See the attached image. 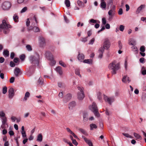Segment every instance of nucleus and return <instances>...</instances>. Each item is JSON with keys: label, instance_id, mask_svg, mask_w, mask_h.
<instances>
[{"label": "nucleus", "instance_id": "obj_31", "mask_svg": "<svg viewBox=\"0 0 146 146\" xmlns=\"http://www.w3.org/2000/svg\"><path fill=\"white\" fill-rule=\"evenodd\" d=\"M42 136L41 134H39L38 135L37 141L41 142L42 141Z\"/></svg>", "mask_w": 146, "mask_h": 146}, {"label": "nucleus", "instance_id": "obj_29", "mask_svg": "<svg viewBox=\"0 0 146 146\" xmlns=\"http://www.w3.org/2000/svg\"><path fill=\"white\" fill-rule=\"evenodd\" d=\"M134 136L136 139H142L141 136L139 134L135 133H134Z\"/></svg>", "mask_w": 146, "mask_h": 146}, {"label": "nucleus", "instance_id": "obj_28", "mask_svg": "<svg viewBox=\"0 0 146 146\" xmlns=\"http://www.w3.org/2000/svg\"><path fill=\"white\" fill-rule=\"evenodd\" d=\"M0 118L2 120V123H3V124H6V123L7 121V119L6 116Z\"/></svg>", "mask_w": 146, "mask_h": 146}, {"label": "nucleus", "instance_id": "obj_1", "mask_svg": "<svg viewBox=\"0 0 146 146\" xmlns=\"http://www.w3.org/2000/svg\"><path fill=\"white\" fill-rule=\"evenodd\" d=\"M31 63L33 66V68L36 66H38L40 62L39 55L38 54H35L34 55L31 56L29 58Z\"/></svg>", "mask_w": 146, "mask_h": 146}, {"label": "nucleus", "instance_id": "obj_3", "mask_svg": "<svg viewBox=\"0 0 146 146\" xmlns=\"http://www.w3.org/2000/svg\"><path fill=\"white\" fill-rule=\"evenodd\" d=\"M11 28V26L5 20H3L2 21V23L0 25V31H1L3 30L5 33L7 34V32L5 31V30H7L8 31L7 29Z\"/></svg>", "mask_w": 146, "mask_h": 146}, {"label": "nucleus", "instance_id": "obj_30", "mask_svg": "<svg viewBox=\"0 0 146 146\" xmlns=\"http://www.w3.org/2000/svg\"><path fill=\"white\" fill-rule=\"evenodd\" d=\"M30 95V93L29 92H27L26 93L24 98V100L25 101H26L27 100L28 98L29 97Z\"/></svg>", "mask_w": 146, "mask_h": 146}, {"label": "nucleus", "instance_id": "obj_62", "mask_svg": "<svg viewBox=\"0 0 146 146\" xmlns=\"http://www.w3.org/2000/svg\"><path fill=\"white\" fill-rule=\"evenodd\" d=\"M145 58H142L139 59L140 62L142 63H144L145 62Z\"/></svg>", "mask_w": 146, "mask_h": 146}, {"label": "nucleus", "instance_id": "obj_46", "mask_svg": "<svg viewBox=\"0 0 146 146\" xmlns=\"http://www.w3.org/2000/svg\"><path fill=\"white\" fill-rule=\"evenodd\" d=\"M97 95L98 98L100 100L102 99L101 93L99 92H98L97 93Z\"/></svg>", "mask_w": 146, "mask_h": 146}, {"label": "nucleus", "instance_id": "obj_9", "mask_svg": "<svg viewBox=\"0 0 146 146\" xmlns=\"http://www.w3.org/2000/svg\"><path fill=\"white\" fill-rule=\"evenodd\" d=\"M110 46V43L108 39H105L103 46L105 49H108L109 48Z\"/></svg>", "mask_w": 146, "mask_h": 146}, {"label": "nucleus", "instance_id": "obj_52", "mask_svg": "<svg viewBox=\"0 0 146 146\" xmlns=\"http://www.w3.org/2000/svg\"><path fill=\"white\" fill-rule=\"evenodd\" d=\"M14 62L17 63L16 65H18L19 64V59L18 58H15L14 59Z\"/></svg>", "mask_w": 146, "mask_h": 146}, {"label": "nucleus", "instance_id": "obj_34", "mask_svg": "<svg viewBox=\"0 0 146 146\" xmlns=\"http://www.w3.org/2000/svg\"><path fill=\"white\" fill-rule=\"evenodd\" d=\"M13 19L15 22H17L18 21V17L16 14L14 15L13 16Z\"/></svg>", "mask_w": 146, "mask_h": 146}, {"label": "nucleus", "instance_id": "obj_47", "mask_svg": "<svg viewBox=\"0 0 146 146\" xmlns=\"http://www.w3.org/2000/svg\"><path fill=\"white\" fill-rule=\"evenodd\" d=\"M58 86L60 88H62L64 86V84L62 82H60L58 83Z\"/></svg>", "mask_w": 146, "mask_h": 146}, {"label": "nucleus", "instance_id": "obj_10", "mask_svg": "<svg viewBox=\"0 0 146 146\" xmlns=\"http://www.w3.org/2000/svg\"><path fill=\"white\" fill-rule=\"evenodd\" d=\"M31 22L33 23V26L35 25V24H34L33 23L36 22L37 23L36 20V17H34L32 19H30V21H29V19H27L26 21V25L27 26H28L29 25V24Z\"/></svg>", "mask_w": 146, "mask_h": 146}, {"label": "nucleus", "instance_id": "obj_36", "mask_svg": "<svg viewBox=\"0 0 146 146\" xmlns=\"http://www.w3.org/2000/svg\"><path fill=\"white\" fill-rule=\"evenodd\" d=\"M77 3L78 6L80 7H84V5L83 2L80 1L79 0H78L77 1Z\"/></svg>", "mask_w": 146, "mask_h": 146}, {"label": "nucleus", "instance_id": "obj_13", "mask_svg": "<svg viewBox=\"0 0 146 146\" xmlns=\"http://www.w3.org/2000/svg\"><path fill=\"white\" fill-rule=\"evenodd\" d=\"M82 137L89 146H93L92 143L90 140L87 139L84 136H82Z\"/></svg>", "mask_w": 146, "mask_h": 146}, {"label": "nucleus", "instance_id": "obj_43", "mask_svg": "<svg viewBox=\"0 0 146 146\" xmlns=\"http://www.w3.org/2000/svg\"><path fill=\"white\" fill-rule=\"evenodd\" d=\"M104 49L103 46L100 47L99 50V53H103L104 51Z\"/></svg>", "mask_w": 146, "mask_h": 146}, {"label": "nucleus", "instance_id": "obj_12", "mask_svg": "<svg viewBox=\"0 0 146 146\" xmlns=\"http://www.w3.org/2000/svg\"><path fill=\"white\" fill-rule=\"evenodd\" d=\"M9 97L10 98H12L14 95V90L13 88H10L9 91Z\"/></svg>", "mask_w": 146, "mask_h": 146}, {"label": "nucleus", "instance_id": "obj_22", "mask_svg": "<svg viewBox=\"0 0 146 146\" xmlns=\"http://www.w3.org/2000/svg\"><path fill=\"white\" fill-rule=\"evenodd\" d=\"M66 129L67 131L69 132L76 139L78 138L77 136L70 129L68 128H66Z\"/></svg>", "mask_w": 146, "mask_h": 146}, {"label": "nucleus", "instance_id": "obj_16", "mask_svg": "<svg viewBox=\"0 0 146 146\" xmlns=\"http://www.w3.org/2000/svg\"><path fill=\"white\" fill-rule=\"evenodd\" d=\"M145 7V5H141L139 6L137 9L136 13V14H138L140 13L142 9Z\"/></svg>", "mask_w": 146, "mask_h": 146}, {"label": "nucleus", "instance_id": "obj_57", "mask_svg": "<svg viewBox=\"0 0 146 146\" xmlns=\"http://www.w3.org/2000/svg\"><path fill=\"white\" fill-rule=\"evenodd\" d=\"M25 58V56L24 54H22L20 56V58L22 61H23Z\"/></svg>", "mask_w": 146, "mask_h": 146}, {"label": "nucleus", "instance_id": "obj_21", "mask_svg": "<svg viewBox=\"0 0 146 146\" xmlns=\"http://www.w3.org/2000/svg\"><path fill=\"white\" fill-rule=\"evenodd\" d=\"M129 41V44L130 45H133L136 44V41L133 38H130Z\"/></svg>", "mask_w": 146, "mask_h": 146}, {"label": "nucleus", "instance_id": "obj_35", "mask_svg": "<svg viewBox=\"0 0 146 146\" xmlns=\"http://www.w3.org/2000/svg\"><path fill=\"white\" fill-rule=\"evenodd\" d=\"M65 4L67 7H69L70 6V2L69 0H65Z\"/></svg>", "mask_w": 146, "mask_h": 146}, {"label": "nucleus", "instance_id": "obj_25", "mask_svg": "<svg viewBox=\"0 0 146 146\" xmlns=\"http://www.w3.org/2000/svg\"><path fill=\"white\" fill-rule=\"evenodd\" d=\"M76 103L74 101L71 102L69 104V108L70 109H72V108L75 106Z\"/></svg>", "mask_w": 146, "mask_h": 146}, {"label": "nucleus", "instance_id": "obj_8", "mask_svg": "<svg viewBox=\"0 0 146 146\" xmlns=\"http://www.w3.org/2000/svg\"><path fill=\"white\" fill-rule=\"evenodd\" d=\"M103 97L105 100L109 104H111L114 100L113 97H108L105 95H104Z\"/></svg>", "mask_w": 146, "mask_h": 146}, {"label": "nucleus", "instance_id": "obj_42", "mask_svg": "<svg viewBox=\"0 0 146 146\" xmlns=\"http://www.w3.org/2000/svg\"><path fill=\"white\" fill-rule=\"evenodd\" d=\"M27 49L29 51H31L32 50V48L31 46L27 45L26 46Z\"/></svg>", "mask_w": 146, "mask_h": 146}, {"label": "nucleus", "instance_id": "obj_38", "mask_svg": "<svg viewBox=\"0 0 146 146\" xmlns=\"http://www.w3.org/2000/svg\"><path fill=\"white\" fill-rule=\"evenodd\" d=\"M141 71L143 75H144L146 74V70L144 67H143L142 68Z\"/></svg>", "mask_w": 146, "mask_h": 146}, {"label": "nucleus", "instance_id": "obj_40", "mask_svg": "<svg viewBox=\"0 0 146 146\" xmlns=\"http://www.w3.org/2000/svg\"><path fill=\"white\" fill-rule=\"evenodd\" d=\"M132 50L134 52H137L138 49L137 47L135 46H133L131 47Z\"/></svg>", "mask_w": 146, "mask_h": 146}, {"label": "nucleus", "instance_id": "obj_5", "mask_svg": "<svg viewBox=\"0 0 146 146\" xmlns=\"http://www.w3.org/2000/svg\"><path fill=\"white\" fill-rule=\"evenodd\" d=\"M78 88L79 91L78 93V98L79 100H82L84 97V94L83 92V88L82 87H78Z\"/></svg>", "mask_w": 146, "mask_h": 146}, {"label": "nucleus", "instance_id": "obj_60", "mask_svg": "<svg viewBox=\"0 0 146 146\" xmlns=\"http://www.w3.org/2000/svg\"><path fill=\"white\" fill-rule=\"evenodd\" d=\"M11 119L12 122H14L17 119V118L15 116H12L11 117Z\"/></svg>", "mask_w": 146, "mask_h": 146}, {"label": "nucleus", "instance_id": "obj_37", "mask_svg": "<svg viewBox=\"0 0 146 146\" xmlns=\"http://www.w3.org/2000/svg\"><path fill=\"white\" fill-rule=\"evenodd\" d=\"M75 72L76 74L78 75L80 77H81V76L80 74V70L79 69H76L75 70Z\"/></svg>", "mask_w": 146, "mask_h": 146}, {"label": "nucleus", "instance_id": "obj_27", "mask_svg": "<svg viewBox=\"0 0 146 146\" xmlns=\"http://www.w3.org/2000/svg\"><path fill=\"white\" fill-rule=\"evenodd\" d=\"M3 54L4 56L6 57L9 56V52L7 50H5L3 52Z\"/></svg>", "mask_w": 146, "mask_h": 146}, {"label": "nucleus", "instance_id": "obj_58", "mask_svg": "<svg viewBox=\"0 0 146 146\" xmlns=\"http://www.w3.org/2000/svg\"><path fill=\"white\" fill-rule=\"evenodd\" d=\"M123 13V11L122 9L120 8L118 11V14L119 15H121Z\"/></svg>", "mask_w": 146, "mask_h": 146}, {"label": "nucleus", "instance_id": "obj_11", "mask_svg": "<svg viewBox=\"0 0 146 146\" xmlns=\"http://www.w3.org/2000/svg\"><path fill=\"white\" fill-rule=\"evenodd\" d=\"M145 50V47L144 46H142L140 47V50L141 52L140 54L142 56H145V53L144 52Z\"/></svg>", "mask_w": 146, "mask_h": 146}, {"label": "nucleus", "instance_id": "obj_19", "mask_svg": "<svg viewBox=\"0 0 146 146\" xmlns=\"http://www.w3.org/2000/svg\"><path fill=\"white\" fill-rule=\"evenodd\" d=\"M101 8L103 10H105L106 7V3L105 1H101Z\"/></svg>", "mask_w": 146, "mask_h": 146}, {"label": "nucleus", "instance_id": "obj_53", "mask_svg": "<svg viewBox=\"0 0 146 146\" xmlns=\"http://www.w3.org/2000/svg\"><path fill=\"white\" fill-rule=\"evenodd\" d=\"M27 9V7H25L21 11V13L25 12Z\"/></svg>", "mask_w": 146, "mask_h": 146}, {"label": "nucleus", "instance_id": "obj_64", "mask_svg": "<svg viewBox=\"0 0 146 146\" xmlns=\"http://www.w3.org/2000/svg\"><path fill=\"white\" fill-rule=\"evenodd\" d=\"M29 114L30 113L29 112H27L25 113L24 115V117L25 118L27 117L29 115Z\"/></svg>", "mask_w": 146, "mask_h": 146}, {"label": "nucleus", "instance_id": "obj_26", "mask_svg": "<svg viewBox=\"0 0 146 146\" xmlns=\"http://www.w3.org/2000/svg\"><path fill=\"white\" fill-rule=\"evenodd\" d=\"M97 22V20L93 19H91L89 21V23L91 25H94V23H96Z\"/></svg>", "mask_w": 146, "mask_h": 146}, {"label": "nucleus", "instance_id": "obj_56", "mask_svg": "<svg viewBox=\"0 0 146 146\" xmlns=\"http://www.w3.org/2000/svg\"><path fill=\"white\" fill-rule=\"evenodd\" d=\"M44 77L45 78H48L51 79L52 81H54V78L53 77V76H52V77H50L48 76H47L45 75L44 76Z\"/></svg>", "mask_w": 146, "mask_h": 146}, {"label": "nucleus", "instance_id": "obj_59", "mask_svg": "<svg viewBox=\"0 0 146 146\" xmlns=\"http://www.w3.org/2000/svg\"><path fill=\"white\" fill-rule=\"evenodd\" d=\"M10 66L11 67H14L15 66V64L13 61H11L10 63Z\"/></svg>", "mask_w": 146, "mask_h": 146}, {"label": "nucleus", "instance_id": "obj_32", "mask_svg": "<svg viewBox=\"0 0 146 146\" xmlns=\"http://www.w3.org/2000/svg\"><path fill=\"white\" fill-rule=\"evenodd\" d=\"M87 114L86 113H83V120L84 121H86L88 120V117H87Z\"/></svg>", "mask_w": 146, "mask_h": 146}, {"label": "nucleus", "instance_id": "obj_24", "mask_svg": "<svg viewBox=\"0 0 146 146\" xmlns=\"http://www.w3.org/2000/svg\"><path fill=\"white\" fill-rule=\"evenodd\" d=\"M90 130H93L94 129H96L97 126V125L94 123H92L90 125Z\"/></svg>", "mask_w": 146, "mask_h": 146}, {"label": "nucleus", "instance_id": "obj_44", "mask_svg": "<svg viewBox=\"0 0 146 146\" xmlns=\"http://www.w3.org/2000/svg\"><path fill=\"white\" fill-rule=\"evenodd\" d=\"M79 130L81 132L84 134L86 135L87 134L86 131L84 129L82 128H80L79 129Z\"/></svg>", "mask_w": 146, "mask_h": 146}, {"label": "nucleus", "instance_id": "obj_20", "mask_svg": "<svg viewBox=\"0 0 146 146\" xmlns=\"http://www.w3.org/2000/svg\"><path fill=\"white\" fill-rule=\"evenodd\" d=\"M32 29H33V31L35 32H37L39 31L38 28L36 27H34L33 28V26H30L28 28L29 30H30Z\"/></svg>", "mask_w": 146, "mask_h": 146}, {"label": "nucleus", "instance_id": "obj_63", "mask_svg": "<svg viewBox=\"0 0 146 146\" xmlns=\"http://www.w3.org/2000/svg\"><path fill=\"white\" fill-rule=\"evenodd\" d=\"M6 124H3V123H2V125H1L0 128V129L1 130L2 129H5V125Z\"/></svg>", "mask_w": 146, "mask_h": 146}, {"label": "nucleus", "instance_id": "obj_41", "mask_svg": "<svg viewBox=\"0 0 146 146\" xmlns=\"http://www.w3.org/2000/svg\"><path fill=\"white\" fill-rule=\"evenodd\" d=\"M59 64L64 67H66V64L62 61L61 60L59 62Z\"/></svg>", "mask_w": 146, "mask_h": 146}, {"label": "nucleus", "instance_id": "obj_48", "mask_svg": "<svg viewBox=\"0 0 146 146\" xmlns=\"http://www.w3.org/2000/svg\"><path fill=\"white\" fill-rule=\"evenodd\" d=\"M123 134L125 137L128 138H133V137L130 135H129L127 133H123Z\"/></svg>", "mask_w": 146, "mask_h": 146}, {"label": "nucleus", "instance_id": "obj_17", "mask_svg": "<svg viewBox=\"0 0 146 146\" xmlns=\"http://www.w3.org/2000/svg\"><path fill=\"white\" fill-rule=\"evenodd\" d=\"M78 60L82 62L84 59V56L82 54L79 53L78 57Z\"/></svg>", "mask_w": 146, "mask_h": 146}, {"label": "nucleus", "instance_id": "obj_6", "mask_svg": "<svg viewBox=\"0 0 146 146\" xmlns=\"http://www.w3.org/2000/svg\"><path fill=\"white\" fill-rule=\"evenodd\" d=\"M11 6V3L9 1H5L4 2L2 5V7L4 10H8L9 9Z\"/></svg>", "mask_w": 146, "mask_h": 146}, {"label": "nucleus", "instance_id": "obj_2", "mask_svg": "<svg viewBox=\"0 0 146 146\" xmlns=\"http://www.w3.org/2000/svg\"><path fill=\"white\" fill-rule=\"evenodd\" d=\"M108 68L112 74H115L116 73L117 71L120 68V66L115 61H113L110 63L108 66Z\"/></svg>", "mask_w": 146, "mask_h": 146}, {"label": "nucleus", "instance_id": "obj_33", "mask_svg": "<svg viewBox=\"0 0 146 146\" xmlns=\"http://www.w3.org/2000/svg\"><path fill=\"white\" fill-rule=\"evenodd\" d=\"M92 59H86L83 61V62L85 63H86L89 64H91L92 62Z\"/></svg>", "mask_w": 146, "mask_h": 146}, {"label": "nucleus", "instance_id": "obj_54", "mask_svg": "<svg viewBox=\"0 0 146 146\" xmlns=\"http://www.w3.org/2000/svg\"><path fill=\"white\" fill-rule=\"evenodd\" d=\"M118 46L120 49H121L122 48V45L121 41H119L118 42Z\"/></svg>", "mask_w": 146, "mask_h": 146}, {"label": "nucleus", "instance_id": "obj_15", "mask_svg": "<svg viewBox=\"0 0 146 146\" xmlns=\"http://www.w3.org/2000/svg\"><path fill=\"white\" fill-rule=\"evenodd\" d=\"M55 70L60 75H62L63 74L62 68L60 66L57 67L55 69Z\"/></svg>", "mask_w": 146, "mask_h": 146}, {"label": "nucleus", "instance_id": "obj_49", "mask_svg": "<svg viewBox=\"0 0 146 146\" xmlns=\"http://www.w3.org/2000/svg\"><path fill=\"white\" fill-rule=\"evenodd\" d=\"M5 114L3 111H0V118L5 116Z\"/></svg>", "mask_w": 146, "mask_h": 146}, {"label": "nucleus", "instance_id": "obj_55", "mask_svg": "<svg viewBox=\"0 0 146 146\" xmlns=\"http://www.w3.org/2000/svg\"><path fill=\"white\" fill-rule=\"evenodd\" d=\"M102 24H103L104 25H105L106 24V18H102Z\"/></svg>", "mask_w": 146, "mask_h": 146}, {"label": "nucleus", "instance_id": "obj_39", "mask_svg": "<svg viewBox=\"0 0 146 146\" xmlns=\"http://www.w3.org/2000/svg\"><path fill=\"white\" fill-rule=\"evenodd\" d=\"M124 64L125 69L127 70L128 66L127 60V59H125V60Z\"/></svg>", "mask_w": 146, "mask_h": 146}, {"label": "nucleus", "instance_id": "obj_51", "mask_svg": "<svg viewBox=\"0 0 146 146\" xmlns=\"http://www.w3.org/2000/svg\"><path fill=\"white\" fill-rule=\"evenodd\" d=\"M95 38H94L92 39L90 41H89L88 44H93L94 42L95 41Z\"/></svg>", "mask_w": 146, "mask_h": 146}, {"label": "nucleus", "instance_id": "obj_18", "mask_svg": "<svg viewBox=\"0 0 146 146\" xmlns=\"http://www.w3.org/2000/svg\"><path fill=\"white\" fill-rule=\"evenodd\" d=\"M20 69L18 68H16L14 70V74L15 76H18L20 73Z\"/></svg>", "mask_w": 146, "mask_h": 146}, {"label": "nucleus", "instance_id": "obj_14", "mask_svg": "<svg viewBox=\"0 0 146 146\" xmlns=\"http://www.w3.org/2000/svg\"><path fill=\"white\" fill-rule=\"evenodd\" d=\"M122 82L125 83H129L130 82L129 78L127 76H124L122 80Z\"/></svg>", "mask_w": 146, "mask_h": 146}, {"label": "nucleus", "instance_id": "obj_4", "mask_svg": "<svg viewBox=\"0 0 146 146\" xmlns=\"http://www.w3.org/2000/svg\"><path fill=\"white\" fill-rule=\"evenodd\" d=\"M89 109L94 113L96 116L98 117H99L100 114L98 112L96 104L94 102H93L92 105L89 106Z\"/></svg>", "mask_w": 146, "mask_h": 146}, {"label": "nucleus", "instance_id": "obj_61", "mask_svg": "<svg viewBox=\"0 0 146 146\" xmlns=\"http://www.w3.org/2000/svg\"><path fill=\"white\" fill-rule=\"evenodd\" d=\"M71 95L70 94H69L67 95L66 98H67V100H69L71 98Z\"/></svg>", "mask_w": 146, "mask_h": 146}, {"label": "nucleus", "instance_id": "obj_23", "mask_svg": "<svg viewBox=\"0 0 146 146\" xmlns=\"http://www.w3.org/2000/svg\"><path fill=\"white\" fill-rule=\"evenodd\" d=\"M115 13V8L110 9L108 12V15L110 16H112L114 15Z\"/></svg>", "mask_w": 146, "mask_h": 146}, {"label": "nucleus", "instance_id": "obj_50", "mask_svg": "<svg viewBox=\"0 0 146 146\" xmlns=\"http://www.w3.org/2000/svg\"><path fill=\"white\" fill-rule=\"evenodd\" d=\"M7 88L6 86L4 87L3 89V94H5L7 92Z\"/></svg>", "mask_w": 146, "mask_h": 146}, {"label": "nucleus", "instance_id": "obj_7", "mask_svg": "<svg viewBox=\"0 0 146 146\" xmlns=\"http://www.w3.org/2000/svg\"><path fill=\"white\" fill-rule=\"evenodd\" d=\"M46 56L48 59L51 61L50 64L52 65H54L56 63L55 61L53 60V57L52 54L49 52H46Z\"/></svg>", "mask_w": 146, "mask_h": 146}, {"label": "nucleus", "instance_id": "obj_45", "mask_svg": "<svg viewBox=\"0 0 146 146\" xmlns=\"http://www.w3.org/2000/svg\"><path fill=\"white\" fill-rule=\"evenodd\" d=\"M125 27L123 25H121L119 26V30L120 31L123 32L124 29Z\"/></svg>", "mask_w": 146, "mask_h": 146}]
</instances>
